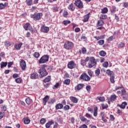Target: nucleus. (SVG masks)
<instances>
[{"mask_svg":"<svg viewBox=\"0 0 128 128\" xmlns=\"http://www.w3.org/2000/svg\"><path fill=\"white\" fill-rule=\"evenodd\" d=\"M46 64H43L41 68L38 70V73L40 74V78H44V76H46L48 73L46 70Z\"/></svg>","mask_w":128,"mask_h":128,"instance_id":"1","label":"nucleus"},{"mask_svg":"<svg viewBox=\"0 0 128 128\" xmlns=\"http://www.w3.org/2000/svg\"><path fill=\"white\" fill-rule=\"evenodd\" d=\"M48 58H50L48 55H44L39 60L38 64H46L48 62Z\"/></svg>","mask_w":128,"mask_h":128,"instance_id":"2","label":"nucleus"},{"mask_svg":"<svg viewBox=\"0 0 128 128\" xmlns=\"http://www.w3.org/2000/svg\"><path fill=\"white\" fill-rule=\"evenodd\" d=\"M42 14L40 12H35L34 14H30V16L32 18H34V20H40V16H42Z\"/></svg>","mask_w":128,"mask_h":128,"instance_id":"3","label":"nucleus"},{"mask_svg":"<svg viewBox=\"0 0 128 128\" xmlns=\"http://www.w3.org/2000/svg\"><path fill=\"white\" fill-rule=\"evenodd\" d=\"M96 64V60L94 57L90 58V62L88 64V68H92V66H94Z\"/></svg>","mask_w":128,"mask_h":128,"instance_id":"4","label":"nucleus"},{"mask_svg":"<svg viewBox=\"0 0 128 128\" xmlns=\"http://www.w3.org/2000/svg\"><path fill=\"white\" fill-rule=\"evenodd\" d=\"M74 48V43L70 42H66L64 44V48L66 50H72Z\"/></svg>","mask_w":128,"mask_h":128,"instance_id":"5","label":"nucleus"},{"mask_svg":"<svg viewBox=\"0 0 128 128\" xmlns=\"http://www.w3.org/2000/svg\"><path fill=\"white\" fill-rule=\"evenodd\" d=\"M80 78H81V80H86V82H88V80H90V76L86 73L82 74L80 76Z\"/></svg>","mask_w":128,"mask_h":128,"instance_id":"6","label":"nucleus"},{"mask_svg":"<svg viewBox=\"0 0 128 128\" xmlns=\"http://www.w3.org/2000/svg\"><path fill=\"white\" fill-rule=\"evenodd\" d=\"M74 4L78 8H84V4L80 0H76L74 2Z\"/></svg>","mask_w":128,"mask_h":128,"instance_id":"7","label":"nucleus"},{"mask_svg":"<svg viewBox=\"0 0 128 128\" xmlns=\"http://www.w3.org/2000/svg\"><path fill=\"white\" fill-rule=\"evenodd\" d=\"M20 66L21 67L22 70H26V61L24 60H20Z\"/></svg>","mask_w":128,"mask_h":128,"instance_id":"8","label":"nucleus"},{"mask_svg":"<svg viewBox=\"0 0 128 128\" xmlns=\"http://www.w3.org/2000/svg\"><path fill=\"white\" fill-rule=\"evenodd\" d=\"M68 68L70 70H72L76 68V63L74 61H70L68 64Z\"/></svg>","mask_w":128,"mask_h":128,"instance_id":"9","label":"nucleus"},{"mask_svg":"<svg viewBox=\"0 0 128 128\" xmlns=\"http://www.w3.org/2000/svg\"><path fill=\"white\" fill-rule=\"evenodd\" d=\"M50 30V28L48 26H42L41 27V32H44V34H48Z\"/></svg>","mask_w":128,"mask_h":128,"instance_id":"10","label":"nucleus"},{"mask_svg":"<svg viewBox=\"0 0 128 128\" xmlns=\"http://www.w3.org/2000/svg\"><path fill=\"white\" fill-rule=\"evenodd\" d=\"M24 28L26 30H28L30 32H32V26H30V24H26L24 26Z\"/></svg>","mask_w":128,"mask_h":128,"instance_id":"11","label":"nucleus"},{"mask_svg":"<svg viewBox=\"0 0 128 128\" xmlns=\"http://www.w3.org/2000/svg\"><path fill=\"white\" fill-rule=\"evenodd\" d=\"M84 86V84H80L75 86V90H80Z\"/></svg>","mask_w":128,"mask_h":128,"instance_id":"12","label":"nucleus"},{"mask_svg":"<svg viewBox=\"0 0 128 128\" xmlns=\"http://www.w3.org/2000/svg\"><path fill=\"white\" fill-rule=\"evenodd\" d=\"M48 100H50V96L46 95L44 98H43V104L44 106H46V103L48 101Z\"/></svg>","mask_w":128,"mask_h":128,"instance_id":"13","label":"nucleus"},{"mask_svg":"<svg viewBox=\"0 0 128 128\" xmlns=\"http://www.w3.org/2000/svg\"><path fill=\"white\" fill-rule=\"evenodd\" d=\"M22 42L18 44H14V48H16V50H20V48H22Z\"/></svg>","mask_w":128,"mask_h":128,"instance_id":"14","label":"nucleus"},{"mask_svg":"<svg viewBox=\"0 0 128 128\" xmlns=\"http://www.w3.org/2000/svg\"><path fill=\"white\" fill-rule=\"evenodd\" d=\"M30 78L32 80H36V78H38V73H33L30 76Z\"/></svg>","mask_w":128,"mask_h":128,"instance_id":"15","label":"nucleus"},{"mask_svg":"<svg viewBox=\"0 0 128 128\" xmlns=\"http://www.w3.org/2000/svg\"><path fill=\"white\" fill-rule=\"evenodd\" d=\"M70 100L74 102V104H78V100L74 96L70 97Z\"/></svg>","mask_w":128,"mask_h":128,"instance_id":"16","label":"nucleus"},{"mask_svg":"<svg viewBox=\"0 0 128 128\" xmlns=\"http://www.w3.org/2000/svg\"><path fill=\"white\" fill-rule=\"evenodd\" d=\"M56 110H62L64 108V105L62 104H56L55 106Z\"/></svg>","mask_w":128,"mask_h":128,"instance_id":"17","label":"nucleus"},{"mask_svg":"<svg viewBox=\"0 0 128 128\" xmlns=\"http://www.w3.org/2000/svg\"><path fill=\"white\" fill-rule=\"evenodd\" d=\"M90 13H88V14H87L86 15L84 16V20H83V22H86L88 21V18H90Z\"/></svg>","mask_w":128,"mask_h":128,"instance_id":"18","label":"nucleus"},{"mask_svg":"<svg viewBox=\"0 0 128 128\" xmlns=\"http://www.w3.org/2000/svg\"><path fill=\"white\" fill-rule=\"evenodd\" d=\"M68 8V10H71L72 12H74V9L76 8H74V4L72 3L69 5Z\"/></svg>","mask_w":128,"mask_h":128,"instance_id":"19","label":"nucleus"},{"mask_svg":"<svg viewBox=\"0 0 128 128\" xmlns=\"http://www.w3.org/2000/svg\"><path fill=\"white\" fill-rule=\"evenodd\" d=\"M104 20H98V22H97V26H104Z\"/></svg>","mask_w":128,"mask_h":128,"instance_id":"20","label":"nucleus"},{"mask_svg":"<svg viewBox=\"0 0 128 128\" xmlns=\"http://www.w3.org/2000/svg\"><path fill=\"white\" fill-rule=\"evenodd\" d=\"M126 106H128V103L126 102H123L121 105H118V106H120V108H126Z\"/></svg>","mask_w":128,"mask_h":128,"instance_id":"21","label":"nucleus"},{"mask_svg":"<svg viewBox=\"0 0 128 128\" xmlns=\"http://www.w3.org/2000/svg\"><path fill=\"white\" fill-rule=\"evenodd\" d=\"M106 72L108 76H110V77L112 76H114V73L113 72L110 71V70H108Z\"/></svg>","mask_w":128,"mask_h":128,"instance_id":"22","label":"nucleus"},{"mask_svg":"<svg viewBox=\"0 0 128 128\" xmlns=\"http://www.w3.org/2000/svg\"><path fill=\"white\" fill-rule=\"evenodd\" d=\"M52 80V78L50 77V76H48V77H46L45 79L43 80L44 82H50V80Z\"/></svg>","mask_w":128,"mask_h":128,"instance_id":"23","label":"nucleus"},{"mask_svg":"<svg viewBox=\"0 0 128 128\" xmlns=\"http://www.w3.org/2000/svg\"><path fill=\"white\" fill-rule=\"evenodd\" d=\"M56 102V98H52L49 100V101L48 102V104H54Z\"/></svg>","mask_w":128,"mask_h":128,"instance_id":"24","label":"nucleus"},{"mask_svg":"<svg viewBox=\"0 0 128 128\" xmlns=\"http://www.w3.org/2000/svg\"><path fill=\"white\" fill-rule=\"evenodd\" d=\"M54 122L52 121H49L46 124V128H50V126Z\"/></svg>","mask_w":128,"mask_h":128,"instance_id":"25","label":"nucleus"},{"mask_svg":"<svg viewBox=\"0 0 128 128\" xmlns=\"http://www.w3.org/2000/svg\"><path fill=\"white\" fill-rule=\"evenodd\" d=\"M26 2L28 6H30L32 4V0H26Z\"/></svg>","mask_w":128,"mask_h":128,"instance_id":"26","label":"nucleus"},{"mask_svg":"<svg viewBox=\"0 0 128 128\" xmlns=\"http://www.w3.org/2000/svg\"><path fill=\"white\" fill-rule=\"evenodd\" d=\"M6 66H8V62H2L0 63L1 68H6Z\"/></svg>","mask_w":128,"mask_h":128,"instance_id":"27","label":"nucleus"},{"mask_svg":"<svg viewBox=\"0 0 128 128\" xmlns=\"http://www.w3.org/2000/svg\"><path fill=\"white\" fill-rule=\"evenodd\" d=\"M94 116H98V107L94 108Z\"/></svg>","mask_w":128,"mask_h":128,"instance_id":"28","label":"nucleus"},{"mask_svg":"<svg viewBox=\"0 0 128 128\" xmlns=\"http://www.w3.org/2000/svg\"><path fill=\"white\" fill-rule=\"evenodd\" d=\"M99 54L100 56H106V52L104 50H102L99 52Z\"/></svg>","mask_w":128,"mask_h":128,"instance_id":"29","label":"nucleus"},{"mask_svg":"<svg viewBox=\"0 0 128 128\" xmlns=\"http://www.w3.org/2000/svg\"><path fill=\"white\" fill-rule=\"evenodd\" d=\"M4 44L5 46H7L8 48L12 46V44H10V42L9 41H6L4 42Z\"/></svg>","mask_w":128,"mask_h":128,"instance_id":"30","label":"nucleus"},{"mask_svg":"<svg viewBox=\"0 0 128 128\" xmlns=\"http://www.w3.org/2000/svg\"><path fill=\"white\" fill-rule=\"evenodd\" d=\"M100 20H106V18H108V16L106 14H102L100 15Z\"/></svg>","mask_w":128,"mask_h":128,"instance_id":"31","label":"nucleus"},{"mask_svg":"<svg viewBox=\"0 0 128 128\" xmlns=\"http://www.w3.org/2000/svg\"><path fill=\"white\" fill-rule=\"evenodd\" d=\"M108 12V10L106 8H104L102 9V14H106Z\"/></svg>","mask_w":128,"mask_h":128,"instance_id":"32","label":"nucleus"},{"mask_svg":"<svg viewBox=\"0 0 128 128\" xmlns=\"http://www.w3.org/2000/svg\"><path fill=\"white\" fill-rule=\"evenodd\" d=\"M30 122V120L28 118H26L24 120V124H28Z\"/></svg>","mask_w":128,"mask_h":128,"instance_id":"33","label":"nucleus"},{"mask_svg":"<svg viewBox=\"0 0 128 128\" xmlns=\"http://www.w3.org/2000/svg\"><path fill=\"white\" fill-rule=\"evenodd\" d=\"M46 120L44 118H42L40 120V123L41 124H46Z\"/></svg>","mask_w":128,"mask_h":128,"instance_id":"34","label":"nucleus"},{"mask_svg":"<svg viewBox=\"0 0 128 128\" xmlns=\"http://www.w3.org/2000/svg\"><path fill=\"white\" fill-rule=\"evenodd\" d=\"M104 36H106V35H102L101 36H94V38H96L97 40H98L104 38Z\"/></svg>","mask_w":128,"mask_h":128,"instance_id":"35","label":"nucleus"},{"mask_svg":"<svg viewBox=\"0 0 128 128\" xmlns=\"http://www.w3.org/2000/svg\"><path fill=\"white\" fill-rule=\"evenodd\" d=\"M95 74L96 76H100V70L98 68L95 70Z\"/></svg>","mask_w":128,"mask_h":128,"instance_id":"36","label":"nucleus"},{"mask_svg":"<svg viewBox=\"0 0 128 128\" xmlns=\"http://www.w3.org/2000/svg\"><path fill=\"white\" fill-rule=\"evenodd\" d=\"M62 24H64V26H67V24H70V21L68 20H65L63 21Z\"/></svg>","mask_w":128,"mask_h":128,"instance_id":"37","label":"nucleus"},{"mask_svg":"<svg viewBox=\"0 0 128 128\" xmlns=\"http://www.w3.org/2000/svg\"><path fill=\"white\" fill-rule=\"evenodd\" d=\"M22 78H17L15 80V81L17 83V84H20V82H22Z\"/></svg>","mask_w":128,"mask_h":128,"instance_id":"38","label":"nucleus"},{"mask_svg":"<svg viewBox=\"0 0 128 128\" xmlns=\"http://www.w3.org/2000/svg\"><path fill=\"white\" fill-rule=\"evenodd\" d=\"M70 79H66L64 82V84H67V85L70 84Z\"/></svg>","mask_w":128,"mask_h":128,"instance_id":"39","label":"nucleus"},{"mask_svg":"<svg viewBox=\"0 0 128 128\" xmlns=\"http://www.w3.org/2000/svg\"><path fill=\"white\" fill-rule=\"evenodd\" d=\"M34 58H40V53L38 52H36L34 54Z\"/></svg>","mask_w":128,"mask_h":128,"instance_id":"40","label":"nucleus"},{"mask_svg":"<svg viewBox=\"0 0 128 128\" xmlns=\"http://www.w3.org/2000/svg\"><path fill=\"white\" fill-rule=\"evenodd\" d=\"M110 80L112 84H114V75L110 76Z\"/></svg>","mask_w":128,"mask_h":128,"instance_id":"41","label":"nucleus"},{"mask_svg":"<svg viewBox=\"0 0 128 128\" xmlns=\"http://www.w3.org/2000/svg\"><path fill=\"white\" fill-rule=\"evenodd\" d=\"M116 95H112L110 96V100L112 102V100H116Z\"/></svg>","mask_w":128,"mask_h":128,"instance_id":"42","label":"nucleus"},{"mask_svg":"<svg viewBox=\"0 0 128 128\" xmlns=\"http://www.w3.org/2000/svg\"><path fill=\"white\" fill-rule=\"evenodd\" d=\"M80 64L82 66H84L86 64V62L84 60H81Z\"/></svg>","mask_w":128,"mask_h":128,"instance_id":"43","label":"nucleus"},{"mask_svg":"<svg viewBox=\"0 0 128 128\" xmlns=\"http://www.w3.org/2000/svg\"><path fill=\"white\" fill-rule=\"evenodd\" d=\"M112 14H114L116 12V8L114 6L112 7V8L110 10Z\"/></svg>","mask_w":128,"mask_h":128,"instance_id":"44","label":"nucleus"},{"mask_svg":"<svg viewBox=\"0 0 128 128\" xmlns=\"http://www.w3.org/2000/svg\"><path fill=\"white\" fill-rule=\"evenodd\" d=\"M26 104H30V99L29 98H26Z\"/></svg>","mask_w":128,"mask_h":128,"instance_id":"45","label":"nucleus"},{"mask_svg":"<svg viewBox=\"0 0 128 128\" xmlns=\"http://www.w3.org/2000/svg\"><path fill=\"white\" fill-rule=\"evenodd\" d=\"M97 98L100 102H104L105 99H104V97H98Z\"/></svg>","mask_w":128,"mask_h":128,"instance_id":"46","label":"nucleus"},{"mask_svg":"<svg viewBox=\"0 0 128 128\" xmlns=\"http://www.w3.org/2000/svg\"><path fill=\"white\" fill-rule=\"evenodd\" d=\"M98 44H100V46H102V44H104V40H100L98 42Z\"/></svg>","mask_w":128,"mask_h":128,"instance_id":"47","label":"nucleus"},{"mask_svg":"<svg viewBox=\"0 0 128 128\" xmlns=\"http://www.w3.org/2000/svg\"><path fill=\"white\" fill-rule=\"evenodd\" d=\"M80 120L82 122H86V120H87L86 118L83 116H80Z\"/></svg>","mask_w":128,"mask_h":128,"instance_id":"48","label":"nucleus"},{"mask_svg":"<svg viewBox=\"0 0 128 128\" xmlns=\"http://www.w3.org/2000/svg\"><path fill=\"white\" fill-rule=\"evenodd\" d=\"M4 112H0V120L4 118Z\"/></svg>","mask_w":128,"mask_h":128,"instance_id":"49","label":"nucleus"},{"mask_svg":"<svg viewBox=\"0 0 128 128\" xmlns=\"http://www.w3.org/2000/svg\"><path fill=\"white\" fill-rule=\"evenodd\" d=\"M124 42H120V44L118 45V48H124Z\"/></svg>","mask_w":128,"mask_h":128,"instance_id":"50","label":"nucleus"},{"mask_svg":"<svg viewBox=\"0 0 128 128\" xmlns=\"http://www.w3.org/2000/svg\"><path fill=\"white\" fill-rule=\"evenodd\" d=\"M103 66L104 68H108V62H104L103 64Z\"/></svg>","mask_w":128,"mask_h":128,"instance_id":"51","label":"nucleus"},{"mask_svg":"<svg viewBox=\"0 0 128 128\" xmlns=\"http://www.w3.org/2000/svg\"><path fill=\"white\" fill-rule=\"evenodd\" d=\"M70 106H68V105H66V106H64V110H70Z\"/></svg>","mask_w":128,"mask_h":128,"instance_id":"52","label":"nucleus"},{"mask_svg":"<svg viewBox=\"0 0 128 128\" xmlns=\"http://www.w3.org/2000/svg\"><path fill=\"white\" fill-rule=\"evenodd\" d=\"M102 106L103 110H104V108H107L108 107V104H102Z\"/></svg>","mask_w":128,"mask_h":128,"instance_id":"53","label":"nucleus"},{"mask_svg":"<svg viewBox=\"0 0 128 128\" xmlns=\"http://www.w3.org/2000/svg\"><path fill=\"white\" fill-rule=\"evenodd\" d=\"M78 128H88V126H86V124H84L80 126Z\"/></svg>","mask_w":128,"mask_h":128,"instance_id":"54","label":"nucleus"},{"mask_svg":"<svg viewBox=\"0 0 128 128\" xmlns=\"http://www.w3.org/2000/svg\"><path fill=\"white\" fill-rule=\"evenodd\" d=\"M126 91L124 90H122V92H121V94H122V96H124L126 94Z\"/></svg>","mask_w":128,"mask_h":128,"instance_id":"55","label":"nucleus"},{"mask_svg":"<svg viewBox=\"0 0 128 128\" xmlns=\"http://www.w3.org/2000/svg\"><path fill=\"white\" fill-rule=\"evenodd\" d=\"M86 90L88 92H90V86H86Z\"/></svg>","mask_w":128,"mask_h":128,"instance_id":"56","label":"nucleus"},{"mask_svg":"<svg viewBox=\"0 0 128 128\" xmlns=\"http://www.w3.org/2000/svg\"><path fill=\"white\" fill-rule=\"evenodd\" d=\"M12 78H18V74H14L12 76Z\"/></svg>","mask_w":128,"mask_h":128,"instance_id":"57","label":"nucleus"},{"mask_svg":"<svg viewBox=\"0 0 128 128\" xmlns=\"http://www.w3.org/2000/svg\"><path fill=\"white\" fill-rule=\"evenodd\" d=\"M68 14V13L66 10H64V12L63 13V16L66 17Z\"/></svg>","mask_w":128,"mask_h":128,"instance_id":"58","label":"nucleus"},{"mask_svg":"<svg viewBox=\"0 0 128 128\" xmlns=\"http://www.w3.org/2000/svg\"><path fill=\"white\" fill-rule=\"evenodd\" d=\"M114 40V36H110V37H109L108 38V40L109 42L110 41H112Z\"/></svg>","mask_w":128,"mask_h":128,"instance_id":"59","label":"nucleus"},{"mask_svg":"<svg viewBox=\"0 0 128 128\" xmlns=\"http://www.w3.org/2000/svg\"><path fill=\"white\" fill-rule=\"evenodd\" d=\"M60 86V83L57 82L56 83V84L54 86V88H58V86Z\"/></svg>","mask_w":128,"mask_h":128,"instance_id":"60","label":"nucleus"},{"mask_svg":"<svg viewBox=\"0 0 128 128\" xmlns=\"http://www.w3.org/2000/svg\"><path fill=\"white\" fill-rule=\"evenodd\" d=\"M88 112H91L92 114V112H93L92 108L88 107Z\"/></svg>","mask_w":128,"mask_h":128,"instance_id":"61","label":"nucleus"},{"mask_svg":"<svg viewBox=\"0 0 128 128\" xmlns=\"http://www.w3.org/2000/svg\"><path fill=\"white\" fill-rule=\"evenodd\" d=\"M2 8H4V4L0 3V10H2Z\"/></svg>","mask_w":128,"mask_h":128,"instance_id":"62","label":"nucleus"},{"mask_svg":"<svg viewBox=\"0 0 128 128\" xmlns=\"http://www.w3.org/2000/svg\"><path fill=\"white\" fill-rule=\"evenodd\" d=\"M82 52L83 54H86V48H82Z\"/></svg>","mask_w":128,"mask_h":128,"instance_id":"63","label":"nucleus"},{"mask_svg":"<svg viewBox=\"0 0 128 128\" xmlns=\"http://www.w3.org/2000/svg\"><path fill=\"white\" fill-rule=\"evenodd\" d=\"M12 64H13L12 62H8V68H10V66H12Z\"/></svg>","mask_w":128,"mask_h":128,"instance_id":"64","label":"nucleus"}]
</instances>
